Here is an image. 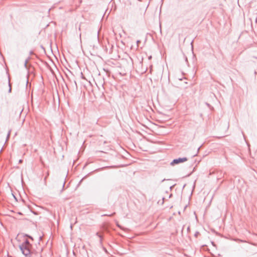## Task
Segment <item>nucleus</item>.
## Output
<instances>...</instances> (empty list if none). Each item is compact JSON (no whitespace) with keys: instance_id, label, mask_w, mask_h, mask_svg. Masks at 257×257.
I'll use <instances>...</instances> for the list:
<instances>
[{"instance_id":"1","label":"nucleus","mask_w":257,"mask_h":257,"mask_svg":"<svg viewBox=\"0 0 257 257\" xmlns=\"http://www.w3.org/2000/svg\"><path fill=\"white\" fill-rule=\"evenodd\" d=\"M30 244L28 240H26L25 243L20 246L21 249L24 254L28 255L30 253Z\"/></svg>"},{"instance_id":"2","label":"nucleus","mask_w":257,"mask_h":257,"mask_svg":"<svg viewBox=\"0 0 257 257\" xmlns=\"http://www.w3.org/2000/svg\"><path fill=\"white\" fill-rule=\"evenodd\" d=\"M187 161V158H179L177 159H175L171 163V164L173 165L174 164H177L179 163H183Z\"/></svg>"},{"instance_id":"3","label":"nucleus","mask_w":257,"mask_h":257,"mask_svg":"<svg viewBox=\"0 0 257 257\" xmlns=\"http://www.w3.org/2000/svg\"><path fill=\"white\" fill-rule=\"evenodd\" d=\"M10 135V132H9L8 134V137H9Z\"/></svg>"},{"instance_id":"4","label":"nucleus","mask_w":257,"mask_h":257,"mask_svg":"<svg viewBox=\"0 0 257 257\" xmlns=\"http://www.w3.org/2000/svg\"><path fill=\"white\" fill-rule=\"evenodd\" d=\"M19 162H20V163H21L22 162V160H20L19 161Z\"/></svg>"},{"instance_id":"5","label":"nucleus","mask_w":257,"mask_h":257,"mask_svg":"<svg viewBox=\"0 0 257 257\" xmlns=\"http://www.w3.org/2000/svg\"><path fill=\"white\" fill-rule=\"evenodd\" d=\"M22 110H21L20 111V114L21 113Z\"/></svg>"}]
</instances>
